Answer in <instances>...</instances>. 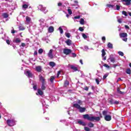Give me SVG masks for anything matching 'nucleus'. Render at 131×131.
<instances>
[{
    "label": "nucleus",
    "instance_id": "obj_51",
    "mask_svg": "<svg viewBox=\"0 0 131 131\" xmlns=\"http://www.w3.org/2000/svg\"><path fill=\"white\" fill-rule=\"evenodd\" d=\"M6 42H7V45H10L11 44V41H10V40H9V39L6 40Z\"/></svg>",
    "mask_w": 131,
    "mask_h": 131
},
{
    "label": "nucleus",
    "instance_id": "obj_57",
    "mask_svg": "<svg viewBox=\"0 0 131 131\" xmlns=\"http://www.w3.org/2000/svg\"><path fill=\"white\" fill-rule=\"evenodd\" d=\"M48 54H53V49H51Z\"/></svg>",
    "mask_w": 131,
    "mask_h": 131
},
{
    "label": "nucleus",
    "instance_id": "obj_2",
    "mask_svg": "<svg viewBox=\"0 0 131 131\" xmlns=\"http://www.w3.org/2000/svg\"><path fill=\"white\" fill-rule=\"evenodd\" d=\"M78 103H74L73 105V107L74 108H76V109L79 110V112L80 113H83V112H85L86 111V108L85 107H82L80 105H82V101L80 100H78L77 101Z\"/></svg>",
    "mask_w": 131,
    "mask_h": 131
},
{
    "label": "nucleus",
    "instance_id": "obj_25",
    "mask_svg": "<svg viewBox=\"0 0 131 131\" xmlns=\"http://www.w3.org/2000/svg\"><path fill=\"white\" fill-rule=\"evenodd\" d=\"M48 57L50 58V59H53L54 58V55H53V53H48Z\"/></svg>",
    "mask_w": 131,
    "mask_h": 131
},
{
    "label": "nucleus",
    "instance_id": "obj_1",
    "mask_svg": "<svg viewBox=\"0 0 131 131\" xmlns=\"http://www.w3.org/2000/svg\"><path fill=\"white\" fill-rule=\"evenodd\" d=\"M99 116L100 117H95L91 116L89 114H85L83 115V118L89 120V121H100L103 116H102V114L101 113H99Z\"/></svg>",
    "mask_w": 131,
    "mask_h": 131
},
{
    "label": "nucleus",
    "instance_id": "obj_34",
    "mask_svg": "<svg viewBox=\"0 0 131 131\" xmlns=\"http://www.w3.org/2000/svg\"><path fill=\"white\" fill-rule=\"evenodd\" d=\"M108 113V112L107 111H103L102 112V115L104 116H106L107 115V114Z\"/></svg>",
    "mask_w": 131,
    "mask_h": 131
},
{
    "label": "nucleus",
    "instance_id": "obj_44",
    "mask_svg": "<svg viewBox=\"0 0 131 131\" xmlns=\"http://www.w3.org/2000/svg\"><path fill=\"white\" fill-rule=\"evenodd\" d=\"M107 7H108V8H113V7H114V5H112L111 4H107Z\"/></svg>",
    "mask_w": 131,
    "mask_h": 131
},
{
    "label": "nucleus",
    "instance_id": "obj_11",
    "mask_svg": "<svg viewBox=\"0 0 131 131\" xmlns=\"http://www.w3.org/2000/svg\"><path fill=\"white\" fill-rule=\"evenodd\" d=\"M54 30H55V29L53 28V26H50L48 28V32H49L50 33H52V32H54Z\"/></svg>",
    "mask_w": 131,
    "mask_h": 131
},
{
    "label": "nucleus",
    "instance_id": "obj_53",
    "mask_svg": "<svg viewBox=\"0 0 131 131\" xmlns=\"http://www.w3.org/2000/svg\"><path fill=\"white\" fill-rule=\"evenodd\" d=\"M102 41H105V40H106V37L105 36H103L102 37Z\"/></svg>",
    "mask_w": 131,
    "mask_h": 131
},
{
    "label": "nucleus",
    "instance_id": "obj_31",
    "mask_svg": "<svg viewBox=\"0 0 131 131\" xmlns=\"http://www.w3.org/2000/svg\"><path fill=\"white\" fill-rule=\"evenodd\" d=\"M126 73H127V74H131V70H130V69H127L126 70Z\"/></svg>",
    "mask_w": 131,
    "mask_h": 131
},
{
    "label": "nucleus",
    "instance_id": "obj_14",
    "mask_svg": "<svg viewBox=\"0 0 131 131\" xmlns=\"http://www.w3.org/2000/svg\"><path fill=\"white\" fill-rule=\"evenodd\" d=\"M71 69H72L73 70H74V71H78V69H77V67L73 66V65H71Z\"/></svg>",
    "mask_w": 131,
    "mask_h": 131
},
{
    "label": "nucleus",
    "instance_id": "obj_48",
    "mask_svg": "<svg viewBox=\"0 0 131 131\" xmlns=\"http://www.w3.org/2000/svg\"><path fill=\"white\" fill-rule=\"evenodd\" d=\"M80 15H78L74 17V19H80Z\"/></svg>",
    "mask_w": 131,
    "mask_h": 131
},
{
    "label": "nucleus",
    "instance_id": "obj_64",
    "mask_svg": "<svg viewBox=\"0 0 131 131\" xmlns=\"http://www.w3.org/2000/svg\"><path fill=\"white\" fill-rule=\"evenodd\" d=\"M117 66H118V65H117V64H113L114 68H116V67H117Z\"/></svg>",
    "mask_w": 131,
    "mask_h": 131
},
{
    "label": "nucleus",
    "instance_id": "obj_23",
    "mask_svg": "<svg viewBox=\"0 0 131 131\" xmlns=\"http://www.w3.org/2000/svg\"><path fill=\"white\" fill-rule=\"evenodd\" d=\"M79 23L81 25H84V19L83 18H81Z\"/></svg>",
    "mask_w": 131,
    "mask_h": 131
},
{
    "label": "nucleus",
    "instance_id": "obj_13",
    "mask_svg": "<svg viewBox=\"0 0 131 131\" xmlns=\"http://www.w3.org/2000/svg\"><path fill=\"white\" fill-rule=\"evenodd\" d=\"M66 43H67V46H71L72 41L70 40V39H68L66 41Z\"/></svg>",
    "mask_w": 131,
    "mask_h": 131
},
{
    "label": "nucleus",
    "instance_id": "obj_43",
    "mask_svg": "<svg viewBox=\"0 0 131 131\" xmlns=\"http://www.w3.org/2000/svg\"><path fill=\"white\" fill-rule=\"evenodd\" d=\"M117 21L118 23H120L121 24V23H122V18H119L118 19Z\"/></svg>",
    "mask_w": 131,
    "mask_h": 131
},
{
    "label": "nucleus",
    "instance_id": "obj_17",
    "mask_svg": "<svg viewBox=\"0 0 131 131\" xmlns=\"http://www.w3.org/2000/svg\"><path fill=\"white\" fill-rule=\"evenodd\" d=\"M36 70L37 72H41V67L40 66L36 67Z\"/></svg>",
    "mask_w": 131,
    "mask_h": 131
},
{
    "label": "nucleus",
    "instance_id": "obj_6",
    "mask_svg": "<svg viewBox=\"0 0 131 131\" xmlns=\"http://www.w3.org/2000/svg\"><path fill=\"white\" fill-rule=\"evenodd\" d=\"M72 52V50H71V49H64L63 50V54H64V55H66L67 56L68 55H70Z\"/></svg>",
    "mask_w": 131,
    "mask_h": 131
},
{
    "label": "nucleus",
    "instance_id": "obj_29",
    "mask_svg": "<svg viewBox=\"0 0 131 131\" xmlns=\"http://www.w3.org/2000/svg\"><path fill=\"white\" fill-rule=\"evenodd\" d=\"M94 123H93L91 122L88 123V126L89 127H94Z\"/></svg>",
    "mask_w": 131,
    "mask_h": 131
},
{
    "label": "nucleus",
    "instance_id": "obj_22",
    "mask_svg": "<svg viewBox=\"0 0 131 131\" xmlns=\"http://www.w3.org/2000/svg\"><path fill=\"white\" fill-rule=\"evenodd\" d=\"M2 16L3 18H5V19L9 17V14L7 13H3Z\"/></svg>",
    "mask_w": 131,
    "mask_h": 131
},
{
    "label": "nucleus",
    "instance_id": "obj_7",
    "mask_svg": "<svg viewBox=\"0 0 131 131\" xmlns=\"http://www.w3.org/2000/svg\"><path fill=\"white\" fill-rule=\"evenodd\" d=\"M121 2H122V3H123V5L125 6H129L131 4V0H121Z\"/></svg>",
    "mask_w": 131,
    "mask_h": 131
},
{
    "label": "nucleus",
    "instance_id": "obj_63",
    "mask_svg": "<svg viewBox=\"0 0 131 131\" xmlns=\"http://www.w3.org/2000/svg\"><path fill=\"white\" fill-rule=\"evenodd\" d=\"M107 76H108V75H104L103 76V79H105V78H107Z\"/></svg>",
    "mask_w": 131,
    "mask_h": 131
},
{
    "label": "nucleus",
    "instance_id": "obj_58",
    "mask_svg": "<svg viewBox=\"0 0 131 131\" xmlns=\"http://www.w3.org/2000/svg\"><path fill=\"white\" fill-rule=\"evenodd\" d=\"M15 32H17V31H15L14 30H11V33L14 34Z\"/></svg>",
    "mask_w": 131,
    "mask_h": 131
},
{
    "label": "nucleus",
    "instance_id": "obj_41",
    "mask_svg": "<svg viewBox=\"0 0 131 131\" xmlns=\"http://www.w3.org/2000/svg\"><path fill=\"white\" fill-rule=\"evenodd\" d=\"M68 12L69 14V15H72V11L70 9H68Z\"/></svg>",
    "mask_w": 131,
    "mask_h": 131
},
{
    "label": "nucleus",
    "instance_id": "obj_5",
    "mask_svg": "<svg viewBox=\"0 0 131 131\" xmlns=\"http://www.w3.org/2000/svg\"><path fill=\"white\" fill-rule=\"evenodd\" d=\"M16 121H15V120L11 119V120H7V124L9 126H14L15 125Z\"/></svg>",
    "mask_w": 131,
    "mask_h": 131
},
{
    "label": "nucleus",
    "instance_id": "obj_4",
    "mask_svg": "<svg viewBox=\"0 0 131 131\" xmlns=\"http://www.w3.org/2000/svg\"><path fill=\"white\" fill-rule=\"evenodd\" d=\"M119 36L121 38H122V40L124 41H127V33H121L119 34Z\"/></svg>",
    "mask_w": 131,
    "mask_h": 131
},
{
    "label": "nucleus",
    "instance_id": "obj_24",
    "mask_svg": "<svg viewBox=\"0 0 131 131\" xmlns=\"http://www.w3.org/2000/svg\"><path fill=\"white\" fill-rule=\"evenodd\" d=\"M101 56L102 57H105V55H106V52H105V50L104 49H102L101 51Z\"/></svg>",
    "mask_w": 131,
    "mask_h": 131
},
{
    "label": "nucleus",
    "instance_id": "obj_30",
    "mask_svg": "<svg viewBox=\"0 0 131 131\" xmlns=\"http://www.w3.org/2000/svg\"><path fill=\"white\" fill-rule=\"evenodd\" d=\"M54 79H55V77L54 76H52L50 77V81L52 83L54 82Z\"/></svg>",
    "mask_w": 131,
    "mask_h": 131
},
{
    "label": "nucleus",
    "instance_id": "obj_40",
    "mask_svg": "<svg viewBox=\"0 0 131 131\" xmlns=\"http://www.w3.org/2000/svg\"><path fill=\"white\" fill-rule=\"evenodd\" d=\"M23 8L24 9H27L28 8V5L27 4H24L23 5Z\"/></svg>",
    "mask_w": 131,
    "mask_h": 131
},
{
    "label": "nucleus",
    "instance_id": "obj_32",
    "mask_svg": "<svg viewBox=\"0 0 131 131\" xmlns=\"http://www.w3.org/2000/svg\"><path fill=\"white\" fill-rule=\"evenodd\" d=\"M19 29L20 31H23V30H25V28H24L23 26H20L19 27Z\"/></svg>",
    "mask_w": 131,
    "mask_h": 131
},
{
    "label": "nucleus",
    "instance_id": "obj_39",
    "mask_svg": "<svg viewBox=\"0 0 131 131\" xmlns=\"http://www.w3.org/2000/svg\"><path fill=\"white\" fill-rule=\"evenodd\" d=\"M95 81H96L97 84H100V80H99L98 78L95 79Z\"/></svg>",
    "mask_w": 131,
    "mask_h": 131
},
{
    "label": "nucleus",
    "instance_id": "obj_18",
    "mask_svg": "<svg viewBox=\"0 0 131 131\" xmlns=\"http://www.w3.org/2000/svg\"><path fill=\"white\" fill-rule=\"evenodd\" d=\"M108 60L112 62V63H114L115 62V58L110 56Z\"/></svg>",
    "mask_w": 131,
    "mask_h": 131
},
{
    "label": "nucleus",
    "instance_id": "obj_9",
    "mask_svg": "<svg viewBox=\"0 0 131 131\" xmlns=\"http://www.w3.org/2000/svg\"><path fill=\"white\" fill-rule=\"evenodd\" d=\"M104 119L106 120V121H110L112 118H111V116L106 115L104 116Z\"/></svg>",
    "mask_w": 131,
    "mask_h": 131
},
{
    "label": "nucleus",
    "instance_id": "obj_36",
    "mask_svg": "<svg viewBox=\"0 0 131 131\" xmlns=\"http://www.w3.org/2000/svg\"><path fill=\"white\" fill-rule=\"evenodd\" d=\"M65 35L67 37H68V38H70V33H65Z\"/></svg>",
    "mask_w": 131,
    "mask_h": 131
},
{
    "label": "nucleus",
    "instance_id": "obj_46",
    "mask_svg": "<svg viewBox=\"0 0 131 131\" xmlns=\"http://www.w3.org/2000/svg\"><path fill=\"white\" fill-rule=\"evenodd\" d=\"M116 9L117 11H119L120 10V6L119 5H116Z\"/></svg>",
    "mask_w": 131,
    "mask_h": 131
},
{
    "label": "nucleus",
    "instance_id": "obj_10",
    "mask_svg": "<svg viewBox=\"0 0 131 131\" xmlns=\"http://www.w3.org/2000/svg\"><path fill=\"white\" fill-rule=\"evenodd\" d=\"M36 95H37V96H38V95H39V96H42V95H43V92L42 91H41V90L38 89L37 90V93H36Z\"/></svg>",
    "mask_w": 131,
    "mask_h": 131
},
{
    "label": "nucleus",
    "instance_id": "obj_20",
    "mask_svg": "<svg viewBox=\"0 0 131 131\" xmlns=\"http://www.w3.org/2000/svg\"><path fill=\"white\" fill-rule=\"evenodd\" d=\"M14 42H15L16 43H19L21 42V39H20V38H16L14 40Z\"/></svg>",
    "mask_w": 131,
    "mask_h": 131
},
{
    "label": "nucleus",
    "instance_id": "obj_16",
    "mask_svg": "<svg viewBox=\"0 0 131 131\" xmlns=\"http://www.w3.org/2000/svg\"><path fill=\"white\" fill-rule=\"evenodd\" d=\"M117 92L118 94H120V95H124V92L120 91V88H119V87L117 88Z\"/></svg>",
    "mask_w": 131,
    "mask_h": 131
},
{
    "label": "nucleus",
    "instance_id": "obj_3",
    "mask_svg": "<svg viewBox=\"0 0 131 131\" xmlns=\"http://www.w3.org/2000/svg\"><path fill=\"white\" fill-rule=\"evenodd\" d=\"M39 80L40 81H41V90L42 91H45L46 90V84L47 82H46V79L42 76H40L39 77Z\"/></svg>",
    "mask_w": 131,
    "mask_h": 131
},
{
    "label": "nucleus",
    "instance_id": "obj_28",
    "mask_svg": "<svg viewBox=\"0 0 131 131\" xmlns=\"http://www.w3.org/2000/svg\"><path fill=\"white\" fill-rule=\"evenodd\" d=\"M42 10L43 11L44 14H47V13L48 12V10H47V8H42Z\"/></svg>",
    "mask_w": 131,
    "mask_h": 131
},
{
    "label": "nucleus",
    "instance_id": "obj_49",
    "mask_svg": "<svg viewBox=\"0 0 131 131\" xmlns=\"http://www.w3.org/2000/svg\"><path fill=\"white\" fill-rule=\"evenodd\" d=\"M104 67H106V68H110V66H108V64L105 63L103 64Z\"/></svg>",
    "mask_w": 131,
    "mask_h": 131
},
{
    "label": "nucleus",
    "instance_id": "obj_61",
    "mask_svg": "<svg viewBox=\"0 0 131 131\" xmlns=\"http://www.w3.org/2000/svg\"><path fill=\"white\" fill-rule=\"evenodd\" d=\"M21 46L22 47H25V46H26V45H25V43L22 42L21 44Z\"/></svg>",
    "mask_w": 131,
    "mask_h": 131
},
{
    "label": "nucleus",
    "instance_id": "obj_62",
    "mask_svg": "<svg viewBox=\"0 0 131 131\" xmlns=\"http://www.w3.org/2000/svg\"><path fill=\"white\" fill-rule=\"evenodd\" d=\"M91 89H92V91H95V86H93V85H92V86H91Z\"/></svg>",
    "mask_w": 131,
    "mask_h": 131
},
{
    "label": "nucleus",
    "instance_id": "obj_21",
    "mask_svg": "<svg viewBox=\"0 0 131 131\" xmlns=\"http://www.w3.org/2000/svg\"><path fill=\"white\" fill-rule=\"evenodd\" d=\"M107 48H108V49H113V44L111 42H108L107 43Z\"/></svg>",
    "mask_w": 131,
    "mask_h": 131
},
{
    "label": "nucleus",
    "instance_id": "obj_27",
    "mask_svg": "<svg viewBox=\"0 0 131 131\" xmlns=\"http://www.w3.org/2000/svg\"><path fill=\"white\" fill-rule=\"evenodd\" d=\"M118 54L119 55V56H121V57H123L124 56V53L121 51L118 52Z\"/></svg>",
    "mask_w": 131,
    "mask_h": 131
},
{
    "label": "nucleus",
    "instance_id": "obj_33",
    "mask_svg": "<svg viewBox=\"0 0 131 131\" xmlns=\"http://www.w3.org/2000/svg\"><path fill=\"white\" fill-rule=\"evenodd\" d=\"M26 19L27 22H30L31 21V18L29 16H26Z\"/></svg>",
    "mask_w": 131,
    "mask_h": 131
},
{
    "label": "nucleus",
    "instance_id": "obj_38",
    "mask_svg": "<svg viewBox=\"0 0 131 131\" xmlns=\"http://www.w3.org/2000/svg\"><path fill=\"white\" fill-rule=\"evenodd\" d=\"M82 37H83L84 38V39L88 38V36H86V35H85V34L82 33Z\"/></svg>",
    "mask_w": 131,
    "mask_h": 131
},
{
    "label": "nucleus",
    "instance_id": "obj_35",
    "mask_svg": "<svg viewBox=\"0 0 131 131\" xmlns=\"http://www.w3.org/2000/svg\"><path fill=\"white\" fill-rule=\"evenodd\" d=\"M42 53H43V50H42V49H39L38 50V54H42Z\"/></svg>",
    "mask_w": 131,
    "mask_h": 131
},
{
    "label": "nucleus",
    "instance_id": "obj_37",
    "mask_svg": "<svg viewBox=\"0 0 131 131\" xmlns=\"http://www.w3.org/2000/svg\"><path fill=\"white\" fill-rule=\"evenodd\" d=\"M33 89L34 91H36V90H37V84L34 85V86H33Z\"/></svg>",
    "mask_w": 131,
    "mask_h": 131
},
{
    "label": "nucleus",
    "instance_id": "obj_59",
    "mask_svg": "<svg viewBox=\"0 0 131 131\" xmlns=\"http://www.w3.org/2000/svg\"><path fill=\"white\" fill-rule=\"evenodd\" d=\"M125 28H126V29H129V27L127 25H125Z\"/></svg>",
    "mask_w": 131,
    "mask_h": 131
},
{
    "label": "nucleus",
    "instance_id": "obj_50",
    "mask_svg": "<svg viewBox=\"0 0 131 131\" xmlns=\"http://www.w3.org/2000/svg\"><path fill=\"white\" fill-rule=\"evenodd\" d=\"M84 129L85 131H90V128H89V127H84Z\"/></svg>",
    "mask_w": 131,
    "mask_h": 131
},
{
    "label": "nucleus",
    "instance_id": "obj_60",
    "mask_svg": "<svg viewBox=\"0 0 131 131\" xmlns=\"http://www.w3.org/2000/svg\"><path fill=\"white\" fill-rule=\"evenodd\" d=\"M34 56H37V51H35L34 52Z\"/></svg>",
    "mask_w": 131,
    "mask_h": 131
},
{
    "label": "nucleus",
    "instance_id": "obj_12",
    "mask_svg": "<svg viewBox=\"0 0 131 131\" xmlns=\"http://www.w3.org/2000/svg\"><path fill=\"white\" fill-rule=\"evenodd\" d=\"M78 123L80 124V125H83V126H85V125H86V124L85 123V122L81 120L78 121Z\"/></svg>",
    "mask_w": 131,
    "mask_h": 131
},
{
    "label": "nucleus",
    "instance_id": "obj_8",
    "mask_svg": "<svg viewBox=\"0 0 131 131\" xmlns=\"http://www.w3.org/2000/svg\"><path fill=\"white\" fill-rule=\"evenodd\" d=\"M26 75L29 78H31L33 76V75H32V73H31V72H30V71H27L26 73Z\"/></svg>",
    "mask_w": 131,
    "mask_h": 131
},
{
    "label": "nucleus",
    "instance_id": "obj_19",
    "mask_svg": "<svg viewBox=\"0 0 131 131\" xmlns=\"http://www.w3.org/2000/svg\"><path fill=\"white\" fill-rule=\"evenodd\" d=\"M49 66L51 67H55V66H56V63H55L53 61H50L49 62Z\"/></svg>",
    "mask_w": 131,
    "mask_h": 131
},
{
    "label": "nucleus",
    "instance_id": "obj_52",
    "mask_svg": "<svg viewBox=\"0 0 131 131\" xmlns=\"http://www.w3.org/2000/svg\"><path fill=\"white\" fill-rule=\"evenodd\" d=\"M114 104H115V105H118V104H119V101H115L114 102Z\"/></svg>",
    "mask_w": 131,
    "mask_h": 131
},
{
    "label": "nucleus",
    "instance_id": "obj_45",
    "mask_svg": "<svg viewBox=\"0 0 131 131\" xmlns=\"http://www.w3.org/2000/svg\"><path fill=\"white\" fill-rule=\"evenodd\" d=\"M122 14L123 15H124V16H127V13L126 12V11H122Z\"/></svg>",
    "mask_w": 131,
    "mask_h": 131
},
{
    "label": "nucleus",
    "instance_id": "obj_26",
    "mask_svg": "<svg viewBox=\"0 0 131 131\" xmlns=\"http://www.w3.org/2000/svg\"><path fill=\"white\" fill-rule=\"evenodd\" d=\"M58 30H59L60 34H63V32H64V31H63V29H62V27H59Z\"/></svg>",
    "mask_w": 131,
    "mask_h": 131
},
{
    "label": "nucleus",
    "instance_id": "obj_42",
    "mask_svg": "<svg viewBox=\"0 0 131 131\" xmlns=\"http://www.w3.org/2000/svg\"><path fill=\"white\" fill-rule=\"evenodd\" d=\"M114 100L113 99H111V100H110V104H111V105H113V104H114Z\"/></svg>",
    "mask_w": 131,
    "mask_h": 131
},
{
    "label": "nucleus",
    "instance_id": "obj_56",
    "mask_svg": "<svg viewBox=\"0 0 131 131\" xmlns=\"http://www.w3.org/2000/svg\"><path fill=\"white\" fill-rule=\"evenodd\" d=\"M60 74H61V71H59L57 72V77H59V75H60Z\"/></svg>",
    "mask_w": 131,
    "mask_h": 131
},
{
    "label": "nucleus",
    "instance_id": "obj_54",
    "mask_svg": "<svg viewBox=\"0 0 131 131\" xmlns=\"http://www.w3.org/2000/svg\"><path fill=\"white\" fill-rule=\"evenodd\" d=\"M84 90L87 91H89V87H88L87 86H85Z\"/></svg>",
    "mask_w": 131,
    "mask_h": 131
},
{
    "label": "nucleus",
    "instance_id": "obj_55",
    "mask_svg": "<svg viewBox=\"0 0 131 131\" xmlns=\"http://www.w3.org/2000/svg\"><path fill=\"white\" fill-rule=\"evenodd\" d=\"M62 5H63L62 4V3H58L57 4L58 7H61V6H62Z\"/></svg>",
    "mask_w": 131,
    "mask_h": 131
},
{
    "label": "nucleus",
    "instance_id": "obj_15",
    "mask_svg": "<svg viewBox=\"0 0 131 131\" xmlns=\"http://www.w3.org/2000/svg\"><path fill=\"white\" fill-rule=\"evenodd\" d=\"M69 85V81L67 80H66L64 82L63 86L64 88H67Z\"/></svg>",
    "mask_w": 131,
    "mask_h": 131
},
{
    "label": "nucleus",
    "instance_id": "obj_47",
    "mask_svg": "<svg viewBox=\"0 0 131 131\" xmlns=\"http://www.w3.org/2000/svg\"><path fill=\"white\" fill-rule=\"evenodd\" d=\"M79 31L82 32V31H83V30H84V29H83V28H82V27H80L79 28Z\"/></svg>",
    "mask_w": 131,
    "mask_h": 131
}]
</instances>
